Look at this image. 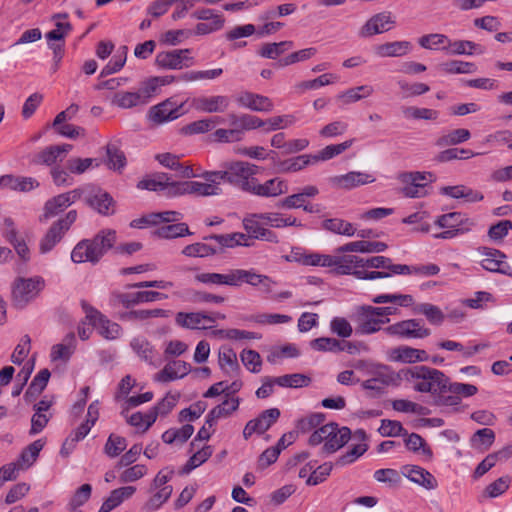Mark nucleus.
Instances as JSON below:
<instances>
[{"label": "nucleus", "mask_w": 512, "mask_h": 512, "mask_svg": "<svg viewBox=\"0 0 512 512\" xmlns=\"http://www.w3.org/2000/svg\"><path fill=\"white\" fill-rule=\"evenodd\" d=\"M111 104L121 109L144 105L138 91H119L111 97Z\"/></svg>", "instance_id": "3c124183"}, {"label": "nucleus", "mask_w": 512, "mask_h": 512, "mask_svg": "<svg viewBox=\"0 0 512 512\" xmlns=\"http://www.w3.org/2000/svg\"><path fill=\"white\" fill-rule=\"evenodd\" d=\"M155 160L164 168L176 171L182 178H191L195 176V170L187 163H182L180 157L169 152L155 155Z\"/></svg>", "instance_id": "473e14b6"}, {"label": "nucleus", "mask_w": 512, "mask_h": 512, "mask_svg": "<svg viewBox=\"0 0 512 512\" xmlns=\"http://www.w3.org/2000/svg\"><path fill=\"white\" fill-rule=\"evenodd\" d=\"M405 446L408 450L418 454L423 461L433 459V451L426 441L416 433H411L405 439Z\"/></svg>", "instance_id": "09e8293b"}, {"label": "nucleus", "mask_w": 512, "mask_h": 512, "mask_svg": "<svg viewBox=\"0 0 512 512\" xmlns=\"http://www.w3.org/2000/svg\"><path fill=\"white\" fill-rule=\"evenodd\" d=\"M418 43L424 49L442 50L447 53L449 37L440 33H431L420 37Z\"/></svg>", "instance_id": "680f3d73"}, {"label": "nucleus", "mask_w": 512, "mask_h": 512, "mask_svg": "<svg viewBox=\"0 0 512 512\" xmlns=\"http://www.w3.org/2000/svg\"><path fill=\"white\" fill-rule=\"evenodd\" d=\"M190 54L191 49L188 48L159 52L156 55L155 63L163 69L181 70L190 67L194 63Z\"/></svg>", "instance_id": "dca6fc26"}, {"label": "nucleus", "mask_w": 512, "mask_h": 512, "mask_svg": "<svg viewBox=\"0 0 512 512\" xmlns=\"http://www.w3.org/2000/svg\"><path fill=\"white\" fill-rule=\"evenodd\" d=\"M71 149L72 146L69 144L50 146L38 154L37 160L39 163L51 166L61 162Z\"/></svg>", "instance_id": "a18cd8bd"}, {"label": "nucleus", "mask_w": 512, "mask_h": 512, "mask_svg": "<svg viewBox=\"0 0 512 512\" xmlns=\"http://www.w3.org/2000/svg\"><path fill=\"white\" fill-rule=\"evenodd\" d=\"M374 174L366 171H349L345 174L335 175L329 178L330 185L335 189L352 190L360 186L374 183Z\"/></svg>", "instance_id": "a211bd4d"}, {"label": "nucleus", "mask_w": 512, "mask_h": 512, "mask_svg": "<svg viewBox=\"0 0 512 512\" xmlns=\"http://www.w3.org/2000/svg\"><path fill=\"white\" fill-rule=\"evenodd\" d=\"M405 378L420 393L440 395L447 391L449 378L440 370L428 366H414L404 371Z\"/></svg>", "instance_id": "f257e3e1"}, {"label": "nucleus", "mask_w": 512, "mask_h": 512, "mask_svg": "<svg viewBox=\"0 0 512 512\" xmlns=\"http://www.w3.org/2000/svg\"><path fill=\"white\" fill-rule=\"evenodd\" d=\"M288 190L287 181L280 177L268 179L263 183H259L255 178L249 193L264 198H275L286 194Z\"/></svg>", "instance_id": "b1692460"}, {"label": "nucleus", "mask_w": 512, "mask_h": 512, "mask_svg": "<svg viewBox=\"0 0 512 512\" xmlns=\"http://www.w3.org/2000/svg\"><path fill=\"white\" fill-rule=\"evenodd\" d=\"M191 234L192 232L189 230L188 225L179 221L158 227L154 231V235L157 238L167 240L189 236Z\"/></svg>", "instance_id": "8fccbe9b"}, {"label": "nucleus", "mask_w": 512, "mask_h": 512, "mask_svg": "<svg viewBox=\"0 0 512 512\" xmlns=\"http://www.w3.org/2000/svg\"><path fill=\"white\" fill-rule=\"evenodd\" d=\"M480 265L483 269L512 277V266L506 261V255L497 249L484 248Z\"/></svg>", "instance_id": "412c9836"}, {"label": "nucleus", "mask_w": 512, "mask_h": 512, "mask_svg": "<svg viewBox=\"0 0 512 512\" xmlns=\"http://www.w3.org/2000/svg\"><path fill=\"white\" fill-rule=\"evenodd\" d=\"M374 93V88L371 85H360L357 87L349 88L340 94L337 99L343 104H352L362 99L370 97Z\"/></svg>", "instance_id": "864d4df0"}, {"label": "nucleus", "mask_w": 512, "mask_h": 512, "mask_svg": "<svg viewBox=\"0 0 512 512\" xmlns=\"http://www.w3.org/2000/svg\"><path fill=\"white\" fill-rule=\"evenodd\" d=\"M117 298L119 303H121L123 307L129 308L141 303H150L165 300L168 298V296L162 292L144 290L137 292L122 293L119 294Z\"/></svg>", "instance_id": "7c9ffc66"}, {"label": "nucleus", "mask_w": 512, "mask_h": 512, "mask_svg": "<svg viewBox=\"0 0 512 512\" xmlns=\"http://www.w3.org/2000/svg\"><path fill=\"white\" fill-rule=\"evenodd\" d=\"M88 203L100 214L108 215L114 212L113 199L108 193L101 190H98L91 198H89Z\"/></svg>", "instance_id": "bf43d9fd"}, {"label": "nucleus", "mask_w": 512, "mask_h": 512, "mask_svg": "<svg viewBox=\"0 0 512 512\" xmlns=\"http://www.w3.org/2000/svg\"><path fill=\"white\" fill-rule=\"evenodd\" d=\"M215 318L201 312L183 313L176 315V323L188 329H209L213 327Z\"/></svg>", "instance_id": "2f4dec72"}, {"label": "nucleus", "mask_w": 512, "mask_h": 512, "mask_svg": "<svg viewBox=\"0 0 512 512\" xmlns=\"http://www.w3.org/2000/svg\"><path fill=\"white\" fill-rule=\"evenodd\" d=\"M351 438L349 428L337 423H328L314 430L308 439L311 446L322 445L324 453L331 454L341 449Z\"/></svg>", "instance_id": "7ed1b4c3"}, {"label": "nucleus", "mask_w": 512, "mask_h": 512, "mask_svg": "<svg viewBox=\"0 0 512 512\" xmlns=\"http://www.w3.org/2000/svg\"><path fill=\"white\" fill-rule=\"evenodd\" d=\"M265 224L268 227L284 229L288 227L304 228V224L290 213L271 211L263 212Z\"/></svg>", "instance_id": "f704fd0d"}, {"label": "nucleus", "mask_w": 512, "mask_h": 512, "mask_svg": "<svg viewBox=\"0 0 512 512\" xmlns=\"http://www.w3.org/2000/svg\"><path fill=\"white\" fill-rule=\"evenodd\" d=\"M412 50V44L410 41L401 40L386 42L374 47V53L377 57H402L409 54Z\"/></svg>", "instance_id": "c9c22d12"}, {"label": "nucleus", "mask_w": 512, "mask_h": 512, "mask_svg": "<svg viewBox=\"0 0 512 512\" xmlns=\"http://www.w3.org/2000/svg\"><path fill=\"white\" fill-rule=\"evenodd\" d=\"M439 69L446 74H472L477 71V66L472 62L450 60L441 63Z\"/></svg>", "instance_id": "e2e57ef3"}, {"label": "nucleus", "mask_w": 512, "mask_h": 512, "mask_svg": "<svg viewBox=\"0 0 512 512\" xmlns=\"http://www.w3.org/2000/svg\"><path fill=\"white\" fill-rule=\"evenodd\" d=\"M354 321L357 334L369 335L378 332L389 319L380 318L374 306H362L357 310Z\"/></svg>", "instance_id": "4468645a"}, {"label": "nucleus", "mask_w": 512, "mask_h": 512, "mask_svg": "<svg viewBox=\"0 0 512 512\" xmlns=\"http://www.w3.org/2000/svg\"><path fill=\"white\" fill-rule=\"evenodd\" d=\"M76 218L77 212L75 210H71L66 214L64 218H61L55 222L39 240V253L45 255L51 252L54 247L61 241L64 234L70 229Z\"/></svg>", "instance_id": "6e6552de"}, {"label": "nucleus", "mask_w": 512, "mask_h": 512, "mask_svg": "<svg viewBox=\"0 0 512 512\" xmlns=\"http://www.w3.org/2000/svg\"><path fill=\"white\" fill-rule=\"evenodd\" d=\"M313 164L312 154H302L282 161L279 170L283 173H295Z\"/></svg>", "instance_id": "6e6d98bb"}, {"label": "nucleus", "mask_w": 512, "mask_h": 512, "mask_svg": "<svg viewBox=\"0 0 512 512\" xmlns=\"http://www.w3.org/2000/svg\"><path fill=\"white\" fill-rule=\"evenodd\" d=\"M209 239L215 240L221 247L229 249L252 246L251 237L243 232L212 235Z\"/></svg>", "instance_id": "58836bf2"}, {"label": "nucleus", "mask_w": 512, "mask_h": 512, "mask_svg": "<svg viewBox=\"0 0 512 512\" xmlns=\"http://www.w3.org/2000/svg\"><path fill=\"white\" fill-rule=\"evenodd\" d=\"M231 100L226 95H202L194 97L190 106L201 113H224L230 106Z\"/></svg>", "instance_id": "aec40b11"}, {"label": "nucleus", "mask_w": 512, "mask_h": 512, "mask_svg": "<svg viewBox=\"0 0 512 512\" xmlns=\"http://www.w3.org/2000/svg\"><path fill=\"white\" fill-rule=\"evenodd\" d=\"M387 359L391 362L403 364H416L430 360L429 354L423 350L406 345L395 347L387 352Z\"/></svg>", "instance_id": "4be33fe9"}, {"label": "nucleus", "mask_w": 512, "mask_h": 512, "mask_svg": "<svg viewBox=\"0 0 512 512\" xmlns=\"http://www.w3.org/2000/svg\"><path fill=\"white\" fill-rule=\"evenodd\" d=\"M178 181L172 179L166 173H156L150 175L138 182L139 189L160 192L168 198L178 197V189L176 186Z\"/></svg>", "instance_id": "2eb2a0df"}, {"label": "nucleus", "mask_w": 512, "mask_h": 512, "mask_svg": "<svg viewBox=\"0 0 512 512\" xmlns=\"http://www.w3.org/2000/svg\"><path fill=\"white\" fill-rule=\"evenodd\" d=\"M259 273L254 269H231L229 270V286H241L248 284L252 287L257 286V278Z\"/></svg>", "instance_id": "5fc2aeb1"}, {"label": "nucleus", "mask_w": 512, "mask_h": 512, "mask_svg": "<svg viewBox=\"0 0 512 512\" xmlns=\"http://www.w3.org/2000/svg\"><path fill=\"white\" fill-rule=\"evenodd\" d=\"M133 352L143 361L152 365L156 358V350L154 346L144 337H134L130 342Z\"/></svg>", "instance_id": "c03bdc74"}, {"label": "nucleus", "mask_w": 512, "mask_h": 512, "mask_svg": "<svg viewBox=\"0 0 512 512\" xmlns=\"http://www.w3.org/2000/svg\"><path fill=\"white\" fill-rule=\"evenodd\" d=\"M76 349V340L73 333L68 334L63 342L51 347L50 359L52 362L67 363Z\"/></svg>", "instance_id": "4c0bfd02"}, {"label": "nucleus", "mask_w": 512, "mask_h": 512, "mask_svg": "<svg viewBox=\"0 0 512 512\" xmlns=\"http://www.w3.org/2000/svg\"><path fill=\"white\" fill-rule=\"evenodd\" d=\"M485 52V48L469 40H451L447 48L449 55H481Z\"/></svg>", "instance_id": "49530a36"}, {"label": "nucleus", "mask_w": 512, "mask_h": 512, "mask_svg": "<svg viewBox=\"0 0 512 512\" xmlns=\"http://www.w3.org/2000/svg\"><path fill=\"white\" fill-rule=\"evenodd\" d=\"M83 193V188H77L51 198L45 203L44 217L50 218L59 214L67 207H69L71 204L76 202L82 196Z\"/></svg>", "instance_id": "a878e982"}, {"label": "nucleus", "mask_w": 512, "mask_h": 512, "mask_svg": "<svg viewBox=\"0 0 512 512\" xmlns=\"http://www.w3.org/2000/svg\"><path fill=\"white\" fill-rule=\"evenodd\" d=\"M151 492V497L146 501L143 507L146 512L158 511L171 497L173 488L151 490Z\"/></svg>", "instance_id": "69168bd1"}, {"label": "nucleus", "mask_w": 512, "mask_h": 512, "mask_svg": "<svg viewBox=\"0 0 512 512\" xmlns=\"http://www.w3.org/2000/svg\"><path fill=\"white\" fill-rule=\"evenodd\" d=\"M191 17L196 20L208 21L200 22L195 27V33L198 35H206L216 32L223 28L225 20L222 14L209 8H200L195 10Z\"/></svg>", "instance_id": "6ab92c4d"}, {"label": "nucleus", "mask_w": 512, "mask_h": 512, "mask_svg": "<svg viewBox=\"0 0 512 512\" xmlns=\"http://www.w3.org/2000/svg\"><path fill=\"white\" fill-rule=\"evenodd\" d=\"M402 185V193L409 198H420L426 195L425 187L435 181L436 177L428 171L402 172L397 176Z\"/></svg>", "instance_id": "0eeeda50"}, {"label": "nucleus", "mask_w": 512, "mask_h": 512, "mask_svg": "<svg viewBox=\"0 0 512 512\" xmlns=\"http://www.w3.org/2000/svg\"><path fill=\"white\" fill-rule=\"evenodd\" d=\"M298 121L294 114H283L270 117L264 120V131L272 132L287 129L296 124Z\"/></svg>", "instance_id": "052dcab7"}, {"label": "nucleus", "mask_w": 512, "mask_h": 512, "mask_svg": "<svg viewBox=\"0 0 512 512\" xmlns=\"http://www.w3.org/2000/svg\"><path fill=\"white\" fill-rule=\"evenodd\" d=\"M194 427L191 424H185L180 428H171L162 434V440L166 444L184 443L193 434Z\"/></svg>", "instance_id": "4d7b16f0"}, {"label": "nucleus", "mask_w": 512, "mask_h": 512, "mask_svg": "<svg viewBox=\"0 0 512 512\" xmlns=\"http://www.w3.org/2000/svg\"><path fill=\"white\" fill-rule=\"evenodd\" d=\"M389 335L406 339H423L431 334L429 328L425 327L417 319H407L396 322L386 328Z\"/></svg>", "instance_id": "f3484780"}, {"label": "nucleus", "mask_w": 512, "mask_h": 512, "mask_svg": "<svg viewBox=\"0 0 512 512\" xmlns=\"http://www.w3.org/2000/svg\"><path fill=\"white\" fill-rule=\"evenodd\" d=\"M240 402L239 397H226L222 403L208 412L209 422H217L219 419L229 417L238 410Z\"/></svg>", "instance_id": "37998d69"}, {"label": "nucleus", "mask_w": 512, "mask_h": 512, "mask_svg": "<svg viewBox=\"0 0 512 512\" xmlns=\"http://www.w3.org/2000/svg\"><path fill=\"white\" fill-rule=\"evenodd\" d=\"M217 172L221 175V184L227 182L249 193L255 175L258 173V167L249 162L236 161L227 164L224 170H217Z\"/></svg>", "instance_id": "20e7f679"}, {"label": "nucleus", "mask_w": 512, "mask_h": 512, "mask_svg": "<svg viewBox=\"0 0 512 512\" xmlns=\"http://www.w3.org/2000/svg\"><path fill=\"white\" fill-rule=\"evenodd\" d=\"M242 225L247 235L251 237V241L258 239L270 243L279 242L277 234L266 227L263 212L246 215L242 220Z\"/></svg>", "instance_id": "f8f14e48"}, {"label": "nucleus", "mask_w": 512, "mask_h": 512, "mask_svg": "<svg viewBox=\"0 0 512 512\" xmlns=\"http://www.w3.org/2000/svg\"><path fill=\"white\" fill-rule=\"evenodd\" d=\"M288 260L304 266L331 268L332 255L297 248L292 250Z\"/></svg>", "instance_id": "bb28decb"}, {"label": "nucleus", "mask_w": 512, "mask_h": 512, "mask_svg": "<svg viewBox=\"0 0 512 512\" xmlns=\"http://www.w3.org/2000/svg\"><path fill=\"white\" fill-rule=\"evenodd\" d=\"M440 194L452 199H462L466 203H475L482 201L484 195L465 185L444 186L440 189Z\"/></svg>", "instance_id": "e433bc0d"}, {"label": "nucleus", "mask_w": 512, "mask_h": 512, "mask_svg": "<svg viewBox=\"0 0 512 512\" xmlns=\"http://www.w3.org/2000/svg\"><path fill=\"white\" fill-rule=\"evenodd\" d=\"M395 25V16L389 11H382L372 15L365 21L358 30V36L364 39L370 38L390 31Z\"/></svg>", "instance_id": "1a4fd4ad"}, {"label": "nucleus", "mask_w": 512, "mask_h": 512, "mask_svg": "<svg viewBox=\"0 0 512 512\" xmlns=\"http://www.w3.org/2000/svg\"><path fill=\"white\" fill-rule=\"evenodd\" d=\"M86 314V320L97 330V332L107 340H115L121 336L122 329L116 322L110 321L98 310L83 304Z\"/></svg>", "instance_id": "9b49d317"}, {"label": "nucleus", "mask_w": 512, "mask_h": 512, "mask_svg": "<svg viewBox=\"0 0 512 512\" xmlns=\"http://www.w3.org/2000/svg\"><path fill=\"white\" fill-rule=\"evenodd\" d=\"M235 100L240 107L254 112L268 113L274 109V103L269 97L250 91L240 92Z\"/></svg>", "instance_id": "393cba45"}, {"label": "nucleus", "mask_w": 512, "mask_h": 512, "mask_svg": "<svg viewBox=\"0 0 512 512\" xmlns=\"http://www.w3.org/2000/svg\"><path fill=\"white\" fill-rule=\"evenodd\" d=\"M364 257L350 252H340L338 248L332 255L331 269L339 275H353L358 277L363 268Z\"/></svg>", "instance_id": "ddd939ff"}, {"label": "nucleus", "mask_w": 512, "mask_h": 512, "mask_svg": "<svg viewBox=\"0 0 512 512\" xmlns=\"http://www.w3.org/2000/svg\"><path fill=\"white\" fill-rule=\"evenodd\" d=\"M190 179L178 181V197L184 195H194L198 197L217 196L222 193L221 175L215 171L198 172L195 170V176Z\"/></svg>", "instance_id": "f03ea898"}, {"label": "nucleus", "mask_w": 512, "mask_h": 512, "mask_svg": "<svg viewBox=\"0 0 512 512\" xmlns=\"http://www.w3.org/2000/svg\"><path fill=\"white\" fill-rule=\"evenodd\" d=\"M156 421L154 412H135L127 417V422L139 432H146Z\"/></svg>", "instance_id": "0e129e2a"}, {"label": "nucleus", "mask_w": 512, "mask_h": 512, "mask_svg": "<svg viewBox=\"0 0 512 512\" xmlns=\"http://www.w3.org/2000/svg\"><path fill=\"white\" fill-rule=\"evenodd\" d=\"M136 493V487L131 485L121 486L112 490L104 499L98 512H110L129 500Z\"/></svg>", "instance_id": "72a5a7b5"}, {"label": "nucleus", "mask_w": 512, "mask_h": 512, "mask_svg": "<svg viewBox=\"0 0 512 512\" xmlns=\"http://www.w3.org/2000/svg\"><path fill=\"white\" fill-rule=\"evenodd\" d=\"M354 139H347L341 143L329 144L319 150L316 154H312L313 163L329 161L348 150L353 144Z\"/></svg>", "instance_id": "a19ab883"}, {"label": "nucleus", "mask_w": 512, "mask_h": 512, "mask_svg": "<svg viewBox=\"0 0 512 512\" xmlns=\"http://www.w3.org/2000/svg\"><path fill=\"white\" fill-rule=\"evenodd\" d=\"M176 80L175 76H154L141 82L137 90L144 105L148 104L156 95L160 93L163 86L169 85Z\"/></svg>", "instance_id": "c85d7f7f"}, {"label": "nucleus", "mask_w": 512, "mask_h": 512, "mask_svg": "<svg viewBox=\"0 0 512 512\" xmlns=\"http://www.w3.org/2000/svg\"><path fill=\"white\" fill-rule=\"evenodd\" d=\"M213 454V448L210 445H205L196 451L187 461L182 468L183 474H189L192 470L205 463Z\"/></svg>", "instance_id": "774afa93"}, {"label": "nucleus", "mask_w": 512, "mask_h": 512, "mask_svg": "<svg viewBox=\"0 0 512 512\" xmlns=\"http://www.w3.org/2000/svg\"><path fill=\"white\" fill-rule=\"evenodd\" d=\"M371 301L375 304L391 303L395 307L413 308L416 306L415 299L411 294L385 293L374 296Z\"/></svg>", "instance_id": "79ce46f5"}, {"label": "nucleus", "mask_w": 512, "mask_h": 512, "mask_svg": "<svg viewBox=\"0 0 512 512\" xmlns=\"http://www.w3.org/2000/svg\"><path fill=\"white\" fill-rule=\"evenodd\" d=\"M280 417L278 408H270L262 412L257 418L247 422L243 430V437L249 439L253 434H263Z\"/></svg>", "instance_id": "5701e85b"}, {"label": "nucleus", "mask_w": 512, "mask_h": 512, "mask_svg": "<svg viewBox=\"0 0 512 512\" xmlns=\"http://www.w3.org/2000/svg\"><path fill=\"white\" fill-rule=\"evenodd\" d=\"M401 473L411 482L427 490H434L438 486L436 478L429 471L418 465H405L402 467Z\"/></svg>", "instance_id": "c756f323"}, {"label": "nucleus", "mask_w": 512, "mask_h": 512, "mask_svg": "<svg viewBox=\"0 0 512 512\" xmlns=\"http://www.w3.org/2000/svg\"><path fill=\"white\" fill-rule=\"evenodd\" d=\"M471 137V133L468 129L459 128L448 131L439 137L435 144L438 147L452 146L466 142Z\"/></svg>", "instance_id": "13d9d810"}, {"label": "nucleus", "mask_w": 512, "mask_h": 512, "mask_svg": "<svg viewBox=\"0 0 512 512\" xmlns=\"http://www.w3.org/2000/svg\"><path fill=\"white\" fill-rule=\"evenodd\" d=\"M218 363L224 374L228 376L237 375L239 371L237 355L230 347H220L218 353Z\"/></svg>", "instance_id": "de8ad7c7"}, {"label": "nucleus", "mask_w": 512, "mask_h": 512, "mask_svg": "<svg viewBox=\"0 0 512 512\" xmlns=\"http://www.w3.org/2000/svg\"><path fill=\"white\" fill-rule=\"evenodd\" d=\"M45 287V281L40 276L17 277L11 287L13 303L20 308L27 306L38 297Z\"/></svg>", "instance_id": "423d86ee"}, {"label": "nucleus", "mask_w": 512, "mask_h": 512, "mask_svg": "<svg viewBox=\"0 0 512 512\" xmlns=\"http://www.w3.org/2000/svg\"><path fill=\"white\" fill-rule=\"evenodd\" d=\"M184 106L185 102L177 104L173 99L169 98L152 106L148 112V118L152 123L161 125L186 114L188 110Z\"/></svg>", "instance_id": "9d476101"}, {"label": "nucleus", "mask_w": 512, "mask_h": 512, "mask_svg": "<svg viewBox=\"0 0 512 512\" xmlns=\"http://www.w3.org/2000/svg\"><path fill=\"white\" fill-rule=\"evenodd\" d=\"M339 81V76L333 73H325L319 77L302 81L294 86L297 93H303L307 90H316L323 86L331 85Z\"/></svg>", "instance_id": "603ef678"}, {"label": "nucleus", "mask_w": 512, "mask_h": 512, "mask_svg": "<svg viewBox=\"0 0 512 512\" xmlns=\"http://www.w3.org/2000/svg\"><path fill=\"white\" fill-rule=\"evenodd\" d=\"M190 370L191 366L189 363L182 360H171L153 376V380L159 383L172 382L184 378Z\"/></svg>", "instance_id": "cd10ccee"}, {"label": "nucleus", "mask_w": 512, "mask_h": 512, "mask_svg": "<svg viewBox=\"0 0 512 512\" xmlns=\"http://www.w3.org/2000/svg\"><path fill=\"white\" fill-rule=\"evenodd\" d=\"M435 226L443 229L440 233L433 234L436 239H452L457 236L463 235L474 226L472 219L460 212H450L440 215L435 220Z\"/></svg>", "instance_id": "39448f33"}, {"label": "nucleus", "mask_w": 512, "mask_h": 512, "mask_svg": "<svg viewBox=\"0 0 512 512\" xmlns=\"http://www.w3.org/2000/svg\"><path fill=\"white\" fill-rule=\"evenodd\" d=\"M45 446L44 439H38L28 445L20 454L18 460L14 462L18 470H26L30 468L37 460L39 453Z\"/></svg>", "instance_id": "ea45409f"}, {"label": "nucleus", "mask_w": 512, "mask_h": 512, "mask_svg": "<svg viewBox=\"0 0 512 512\" xmlns=\"http://www.w3.org/2000/svg\"><path fill=\"white\" fill-rule=\"evenodd\" d=\"M71 259L74 263H96L97 261L95 254L93 253L90 240H83L79 242L71 252Z\"/></svg>", "instance_id": "338daca9"}]
</instances>
